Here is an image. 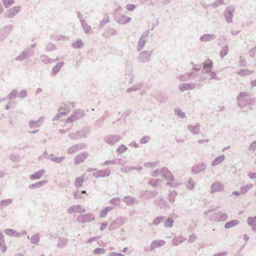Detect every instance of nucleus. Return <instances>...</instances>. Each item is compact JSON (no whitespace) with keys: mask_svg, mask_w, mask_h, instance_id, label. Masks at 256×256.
I'll list each match as a JSON object with an SVG mask.
<instances>
[{"mask_svg":"<svg viewBox=\"0 0 256 256\" xmlns=\"http://www.w3.org/2000/svg\"><path fill=\"white\" fill-rule=\"evenodd\" d=\"M238 102V105L241 108H244L247 105H252L254 103L256 98H250L247 92H240L236 97Z\"/></svg>","mask_w":256,"mask_h":256,"instance_id":"obj_1","label":"nucleus"},{"mask_svg":"<svg viewBox=\"0 0 256 256\" xmlns=\"http://www.w3.org/2000/svg\"><path fill=\"white\" fill-rule=\"evenodd\" d=\"M90 132V128L86 126L82 128V130H78L76 133H70L69 136L72 140H78L82 138L86 137Z\"/></svg>","mask_w":256,"mask_h":256,"instance_id":"obj_2","label":"nucleus"},{"mask_svg":"<svg viewBox=\"0 0 256 256\" xmlns=\"http://www.w3.org/2000/svg\"><path fill=\"white\" fill-rule=\"evenodd\" d=\"M126 220V218L124 217H118L116 220L112 221L110 223L108 228V229L110 231L114 230L116 228H118L122 226L124 224Z\"/></svg>","mask_w":256,"mask_h":256,"instance_id":"obj_3","label":"nucleus"},{"mask_svg":"<svg viewBox=\"0 0 256 256\" xmlns=\"http://www.w3.org/2000/svg\"><path fill=\"white\" fill-rule=\"evenodd\" d=\"M84 111L80 109L76 110L73 114L68 117L66 121V123L73 122L74 121L80 119L84 114Z\"/></svg>","mask_w":256,"mask_h":256,"instance_id":"obj_4","label":"nucleus"},{"mask_svg":"<svg viewBox=\"0 0 256 256\" xmlns=\"http://www.w3.org/2000/svg\"><path fill=\"white\" fill-rule=\"evenodd\" d=\"M95 220L94 216L92 213H87L84 214H80L77 216L76 220L82 224L88 222Z\"/></svg>","mask_w":256,"mask_h":256,"instance_id":"obj_5","label":"nucleus"},{"mask_svg":"<svg viewBox=\"0 0 256 256\" xmlns=\"http://www.w3.org/2000/svg\"><path fill=\"white\" fill-rule=\"evenodd\" d=\"M234 8L232 6H227L224 12V16L226 21L228 23H231L232 22V18Z\"/></svg>","mask_w":256,"mask_h":256,"instance_id":"obj_6","label":"nucleus"},{"mask_svg":"<svg viewBox=\"0 0 256 256\" xmlns=\"http://www.w3.org/2000/svg\"><path fill=\"white\" fill-rule=\"evenodd\" d=\"M34 52V50H32L30 48H28L24 50L19 56L16 57V60L22 61L25 58H28L33 54Z\"/></svg>","mask_w":256,"mask_h":256,"instance_id":"obj_7","label":"nucleus"},{"mask_svg":"<svg viewBox=\"0 0 256 256\" xmlns=\"http://www.w3.org/2000/svg\"><path fill=\"white\" fill-rule=\"evenodd\" d=\"M152 51L144 50L141 52L137 58L138 60L140 62H146L150 60Z\"/></svg>","mask_w":256,"mask_h":256,"instance_id":"obj_8","label":"nucleus"},{"mask_svg":"<svg viewBox=\"0 0 256 256\" xmlns=\"http://www.w3.org/2000/svg\"><path fill=\"white\" fill-rule=\"evenodd\" d=\"M114 20L118 23L121 24H125L132 20V18L126 15H122L114 12Z\"/></svg>","mask_w":256,"mask_h":256,"instance_id":"obj_9","label":"nucleus"},{"mask_svg":"<svg viewBox=\"0 0 256 256\" xmlns=\"http://www.w3.org/2000/svg\"><path fill=\"white\" fill-rule=\"evenodd\" d=\"M162 177L169 181H174V178L170 172L166 167H163L160 170Z\"/></svg>","mask_w":256,"mask_h":256,"instance_id":"obj_10","label":"nucleus"},{"mask_svg":"<svg viewBox=\"0 0 256 256\" xmlns=\"http://www.w3.org/2000/svg\"><path fill=\"white\" fill-rule=\"evenodd\" d=\"M122 137L119 135H108L104 137V140L106 142L110 145H114L118 142Z\"/></svg>","mask_w":256,"mask_h":256,"instance_id":"obj_11","label":"nucleus"},{"mask_svg":"<svg viewBox=\"0 0 256 256\" xmlns=\"http://www.w3.org/2000/svg\"><path fill=\"white\" fill-rule=\"evenodd\" d=\"M206 168L205 163L202 162L194 165L192 168L191 172L192 174H196L204 172Z\"/></svg>","mask_w":256,"mask_h":256,"instance_id":"obj_12","label":"nucleus"},{"mask_svg":"<svg viewBox=\"0 0 256 256\" xmlns=\"http://www.w3.org/2000/svg\"><path fill=\"white\" fill-rule=\"evenodd\" d=\"M158 194V192L156 190L148 191L144 190L140 192V197L146 200L154 198Z\"/></svg>","mask_w":256,"mask_h":256,"instance_id":"obj_13","label":"nucleus"},{"mask_svg":"<svg viewBox=\"0 0 256 256\" xmlns=\"http://www.w3.org/2000/svg\"><path fill=\"white\" fill-rule=\"evenodd\" d=\"M134 76L132 70L126 71L123 76V82L126 85L132 84L134 80Z\"/></svg>","mask_w":256,"mask_h":256,"instance_id":"obj_14","label":"nucleus"},{"mask_svg":"<svg viewBox=\"0 0 256 256\" xmlns=\"http://www.w3.org/2000/svg\"><path fill=\"white\" fill-rule=\"evenodd\" d=\"M224 190V185L220 182H216L212 184L210 188V193L221 192Z\"/></svg>","mask_w":256,"mask_h":256,"instance_id":"obj_15","label":"nucleus"},{"mask_svg":"<svg viewBox=\"0 0 256 256\" xmlns=\"http://www.w3.org/2000/svg\"><path fill=\"white\" fill-rule=\"evenodd\" d=\"M154 202L155 206H157L160 209L169 208L168 204L162 196H159L157 199L154 200Z\"/></svg>","mask_w":256,"mask_h":256,"instance_id":"obj_16","label":"nucleus"},{"mask_svg":"<svg viewBox=\"0 0 256 256\" xmlns=\"http://www.w3.org/2000/svg\"><path fill=\"white\" fill-rule=\"evenodd\" d=\"M20 10V6H15L9 9L4 14V16L8 18H14Z\"/></svg>","mask_w":256,"mask_h":256,"instance_id":"obj_17","label":"nucleus"},{"mask_svg":"<svg viewBox=\"0 0 256 256\" xmlns=\"http://www.w3.org/2000/svg\"><path fill=\"white\" fill-rule=\"evenodd\" d=\"M202 66V73L203 72V70L206 74L210 72L211 70H212L213 68V62L210 59H208L203 62L201 66Z\"/></svg>","mask_w":256,"mask_h":256,"instance_id":"obj_18","label":"nucleus"},{"mask_svg":"<svg viewBox=\"0 0 256 256\" xmlns=\"http://www.w3.org/2000/svg\"><path fill=\"white\" fill-rule=\"evenodd\" d=\"M110 174V169L102 170H98L97 172L94 173L93 176L96 178L108 177Z\"/></svg>","mask_w":256,"mask_h":256,"instance_id":"obj_19","label":"nucleus"},{"mask_svg":"<svg viewBox=\"0 0 256 256\" xmlns=\"http://www.w3.org/2000/svg\"><path fill=\"white\" fill-rule=\"evenodd\" d=\"M88 154L87 152H82L78 154L74 159V162L76 164H79L87 158Z\"/></svg>","mask_w":256,"mask_h":256,"instance_id":"obj_20","label":"nucleus"},{"mask_svg":"<svg viewBox=\"0 0 256 256\" xmlns=\"http://www.w3.org/2000/svg\"><path fill=\"white\" fill-rule=\"evenodd\" d=\"M196 86L194 83H182L179 84L178 88L181 92L184 90H192Z\"/></svg>","mask_w":256,"mask_h":256,"instance_id":"obj_21","label":"nucleus"},{"mask_svg":"<svg viewBox=\"0 0 256 256\" xmlns=\"http://www.w3.org/2000/svg\"><path fill=\"white\" fill-rule=\"evenodd\" d=\"M166 244V242L164 240H154L151 243L149 250H153L156 248L164 246Z\"/></svg>","mask_w":256,"mask_h":256,"instance_id":"obj_22","label":"nucleus"},{"mask_svg":"<svg viewBox=\"0 0 256 256\" xmlns=\"http://www.w3.org/2000/svg\"><path fill=\"white\" fill-rule=\"evenodd\" d=\"M64 62H59L58 63L54 66L52 70L51 74L53 76H56L57 74L62 68V67L64 65Z\"/></svg>","mask_w":256,"mask_h":256,"instance_id":"obj_23","label":"nucleus"},{"mask_svg":"<svg viewBox=\"0 0 256 256\" xmlns=\"http://www.w3.org/2000/svg\"><path fill=\"white\" fill-rule=\"evenodd\" d=\"M197 75L194 72L186 73L185 75L180 76V80L182 81H186L188 80L195 79Z\"/></svg>","mask_w":256,"mask_h":256,"instance_id":"obj_24","label":"nucleus"},{"mask_svg":"<svg viewBox=\"0 0 256 256\" xmlns=\"http://www.w3.org/2000/svg\"><path fill=\"white\" fill-rule=\"evenodd\" d=\"M216 38V36L214 34H205L202 36H201L200 38V42H209L212 40H214Z\"/></svg>","mask_w":256,"mask_h":256,"instance_id":"obj_25","label":"nucleus"},{"mask_svg":"<svg viewBox=\"0 0 256 256\" xmlns=\"http://www.w3.org/2000/svg\"><path fill=\"white\" fill-rule=\"evenodd\" d=\"M81 25L84 32L87 34H92L93 32L92 28L91 26L88 25L86 21H82Z\"/></svg>","mask_w":256,"mask_h":256,"instance_id":"obj_26","label":"nucleus"},{"mask_svg":"<svg viewBox=\"0 0 256 256\" xmlns=\"http://www.w3.org/2000/svg\"><path fill=\"white\" fill-rule=\"evenodd\" d=\"M45 172V170L42 169L36 172L34 174L30 176V178L32 180L40 179Z\"/></svg>","mask_w":256,"mask_h":256,"instance_id":"obj_27","label":"nucleus"},{"mask_svg":"<svg viewBox=\"0 0 256 256\" xmlns=\"http://www.w3.org/2000/svg\"><path fill=\"white\" fill-rule=\"evenodd\" d=\"M48 182L47 180H42L39 181L36 183L32 184L29 185L28 188L30 189H34L40 188L42 186L46 184Z\"/></svg>","mask_w":256,"mask_h":256,"instance_id":"obj_28","label":"nucleus"},{"mask_svg":"<svg viewBox=\"0 0 256 256\" xmlns=\"http://www.w3.org/2000/svg\"><path fill=\"white\" fill-rule=\"evenodd\" d=\"M4 243V235L2 232H0V249L2 252L7 250V246Z\"/></svg>","mask_w":256,"mask_h":256,"instance_id":"obj_29","label":"nucleus"},{"mask_svg":"<svg viewBox=\"0 0 256 256\" xmlns=\"http://www.w3.org/2000/svg\"><path fill=\"white\" fill-rule=\"evenodd\" d=\"M122 160L121 158H116L114 160H108L105 161L104 164L103 166H104L106 165H110V164H119L122 165Z\"/></svg>","mask_w":256,"mask_h":256,"instance_id":"obj_30","label":"nucleus"},{"mask_svg":"<svg viewBox=\"0 0 256 256\" xmlns=\"http://www.w3.org/2000/svg\"><path fill=\"white\" fill-rule=\"evenodd\" d=\"M224 158L225 156L224 154H222L220 156H218L212 162L211 165L213 166H214L220 164L224 160Z\"/></svg>","mask_w":256,"mask_h":256,"instance_id":"obj_31","label":"nucleus"},{"mask_svg":"<svg viewBox=\"0 0 256 256\" xmlns=\"http://www.w3.org/2000/svg\"><path fill=\"white\" fill-rule=\"evenodd\" d=\"M142 83L141 82H138L136 84L130 88H128L126 89V92L127 93H130L132 92L140 90L142 87Z\"/></svg>","mask_w":256,"mask_h":256,"instance_id":"obj_32","label":"nucleus"},{"mask_svg":"<svg viewBox=\"0 0 256 256\" xmlns=\"http://www.w3.org/2000/svg\"><path fill=\"white\" fill-rule=\"evenodd\" d=\"M240 223V221L238 220H233L230 221L226 222L224 226V228L226 229H228L232 227H234Z\"/></svg>","mask_w":256,"mask_h":256,"instance_id":"obj_33","label":"nucleus"},{"mask_svg":"<svg viewBox=\"0 0 256 256\" xmlns=\"http://www.w3.org/2000/svg\"><path fill=\"white\" fill-rule=\"evenodd\" d=\"M254 72V70H250L248 69H241L238 71L236 74L241 76H244L252 74Z\"/></svg>","mask_w":256,"mask_h":256,"instance_id":"obj_34","label":"nucleus"},{"mask_svg":"<svg viewBox=\"0 0 256 256\" xmlns=\"http://www.w3.org/2000/svg\"><path fill=\"white\" fill-rule=\"evenodd\" d=\"M188 128L191 132L196 134L199 133L200 130V124H198L196 126L188 125Z\"/></svg>","mask_w":256,"mask_h":256,"instance_id":"obj_35","label":"nucleus"},{"mask_svg":"<svg viewBox=\"0 0 256 256\" xmlns=\"http://www.w3.org/2000/svg\"><path fill=\"white\" fill-rule=\"evenodd\" d=\"M146 42V40L145 38L140 37L137 46L138 50H141L144 46Z\"/></svg>","mask_w":256,"mask_h":256,"instance_id":"obj_36","label":"nucleus"},{"mask_svg":"<svg viewBox=\"0 0 256 256\" xmlns=\"http://www.w3.org/2000/svg\"><path fill=\"white\" fill-rule=\"evenodd\" d=\"M116 34L117 32L116 30L112 28H110L106 30V32L104 34V35L105 36L106 38H108L112 36L116 35Z\"/></svg>","mask_w":256,"mask_h":256,"instance_id":"obj_37","label":"nucleus"},{"mask_svg":"<svg viewBox=\"0 0 256 256\" xmlns=\"http://www.w3.org/2000/svg\"><path fill=\"white\" fill-rule=\"evenodd\" d=\"M71 46L73 48H80L84 46V43L82 40L78 39L75 42H73Z\"/></svg>","mask_w":256,"mask_h":256,"instance_id":"obj_38","label":"nucleus"},{"mask_svg":"<svg viewBox=\"0 0 256 256\" xmlns=\"http://www.w3.org/2000/svg\"><path fill=\"white\" fill-rule=\"evenodd\" d=\"M68 242V240L66 238H59L57 246L59 248H62L65 246Z\"/></svg>","mask_w":256,"mask_h":256,"instance_id":"obj_39","label":"nucleus"},{"mask_svg":"<svg viewBox=\"0 0 256 256\" xmlns=\"http://www.w3.org/2000/svg\"><path fill=\"white\" fill-rule=\"evenodd\" d=\"M41 118H42V117H40L38 120H30L29 122V126L30 128H38L40 126V121Z\"/></svg>","mask_w":256,"mask_h":256,"instance_id":"obj_40","label":"nucleus"},{"mask_svg":"<svg viewBox=\"0 0 256 256\" xmlns=\"http://www.w3.org/2000/svg\"><path fill=\"white\" fill-rule=\"evenodd\" d=\"M178 195V193L175 190H171L168 193V200L170 202L173 203L175 201V198Z\"/></svg>","mask_w":256,"mask_h":256,"instance_id":"obj_41","label":"nucleus"},{"mask_svg":"<svg viewBox=\"0 0 256 256\" xmlns=\"http://www.w3.org/2000/svg\"><path fill=\"white\" fill-rule=\"evenodd\" d=\"M12 202V199H6L1 200L0 202V209H2L3 208L8 206L11 204Z\"/></svg>","mask_w":256,"mask_h":256,"instance_id":"obj_42","label":"nucleus"},{"mask_svg":"<svg viewBox=\"0 0 256 256\" xmlns=\"http://www.w3.org/2000/svg\"><path fill=\"white\" fill-rule=\"evenodd\" d=\"M252 188V184L244 185L240 188V193L242 194H244Z\"/></svg>","mask_w":256,"mask_h":256,"instance_id":"obj_43","label":"nucleus"},{"mask_svg":"<svg viewBox=\"0 0 256 256\" xmlns=\"http://www.w3.org/2000/svg\"><path fill=\"white\" fill-rule=\"evenodd\" d=\"M166 217L164 216H158L154 218V219L152 221V224L154 226H158L161 222H162L164 220Z\"/></svg>","mask_w":256,"mask_h":256,"instance_id":"obj_44","label":"nucleus"},{"mask_svg":"<svg viewBox=\"0 0 256 256\" xmlns=\"http://www.w3.org/2000/svg\"><path fill=\"white\" fill-rule=\"evenodd\" d=\"M247 223L251 226H256V216H248L247 218Z\"/></svg>","mask_w":256,"mask_h":256,"instance_id":"obj_45","label":"nucleus"},{"mask_svg":"<svg viewBox=\"0 0 256 256\" xmlns=\"http://www.w3.org/2000/svg\"><path fill=\"white\" fill-rule=\"evenodd\" d=\"M228 52V46H225L220 51V56L222 58H224Z\"/></svg>","mask_w":256,"mask_h":256,"instance_id":"obj_46","label":"nucleus"},{"mask_svg":"<svg viewBox=\"0 0 256 256\" xmlns=\"http://www.w3.org/2000/svg\"><path fill=\"white\" fill-rule=\"evenodd\" d=\"M18 94V92L16 90H13L11 91V92L7 96V98L8 100H12L14 98L17 97Z\"/></svg>","mask_w":256,"mask_h":256,"instance_id":"obj_47","label":"nucleus"},{"mask_svg":"<svg viewBox=\"0 0 256 256\" xmlns=\"http://www.w3.org/2000/svg\"><path fill=\"white\" fill-rule=\"evenodd\" d=\"M40 239V236L39 234H34L30 238V242L34 244H36L39 241Z\"/></svg>","mask_w":256,"mask_h":256,"instance_id":"obj_48","label":"nucleus"},{"mask_svg":"<svg viewBox=\"0 0 256 256\" xmlns=\"http://www.w3.org/2000/svg\"><path fill=\"white\" fill-rule=\"evenodd\" d=\"M174 220L172 218H168L164 222V226L166 228H171L173 226Z\"/></svg>","mask_w":256,"mask_h":256,"instance_id":"obj_49","label":"nucleus"},{"mask_svg":"<svg viewBox=\"0 0 256 256\" xmlns=\"http://www.w3.org/2000/svg\"><path fill=\"white\" fill-rule=\"evenodd\" d=\"M195 183L193 182L192 178H190L188 180L186 187L190 190H192L194 188Z\"/></svg>","mask_w":256,"mask_h":256,"instance_id":"obj_50","label":"nucleus"},{"mask_svg":"<svg viewBox=\"0 0 256 256\" xmlns=\"http://www.w3.org/2000/svg\"><path fill=\"white\" fill-rule=\"evenodd\" d=\"M2 2L5 8H8L14 4V0H2Z\"/></svg>","mask_w":256,"mask_h":256,"instance_id":"obj_51","label":"nucleus"},{"mask_svg":"<svg viewBox=\"0 0 256 256\" xmlns=\"http://www.w3.org/2000/svg\"><path fill=\"white\" fill-rule=\"evenodd\" d=\"M84 181V180L82 178L80 177L76 178L74 182L75 186L78 188L81 187L82 186Z\"/></svg>","mask_w":256,"mask_h":256,"instance_id":"obj_52","label":"nucleus"},{"mask_svg":"<svg viewBox=\"0 0 256 256\" xmlns=\"http://www.w3.org/2000/svg\"><path fill=\"white\" fill-rule=\"evenodd\" d=\"M106 252V249L100 248H97L93 250V253L94 254H104Z\"/></svg>","mask_w":256,"mask_h":256,"instance_id":"obj_53","label":"nucleus"},{"mask_svg":"<svg viewBox=\"0 0 256 256\" xmlns=\"http://www.w3.org/2000/svg\"><path fill=\"white\" fill-rule=\"evenodd\" d=\"M218 214H220L219 219L218 222H224L228 219V216L226 214L222 213L221 212H219Z\"/></svg>","mask_w":256,"mask_h":256,"instance_id":"obj_54","label":"nucleus"},{"mask_svg":"<svg viewBox=\"0 0 256 256\" xmlns=\"http://www.w3.org/2000/svg\"><path fill=\"white\" fill-rule=\"evenodd\" d=\"M128 150V148L124 144H120L116 150V152L120 154H122Z\"/></svg>","mask_w":256,"mask_h":256,"instance_id":"obj_55","label":"nucleus"},{"mask_svg":"<svg viewBox=\"0 0 256 256\" xmlns=\"http://www.w3.org/2000/svg\"><path fill=\"white\" fill-rule=\"evenodd\" d=\"M4 232H5V234L9 236H14L15 235V234L16 233V231L14 230H12V229H11V228H6L4 230Z\"/></svg>","mask_w":256,"mask_h":256,"instance_id":"obj_56","label":"nucleus"},{"mask_svg":"<svg viewBox=\"0 0 256 256\" xmlns=\"http://www.w3.org/2000/svg\"><path fill=\"white\" fill-rule=\"evenodd\" d=\"M161 182L160 179L154 180L150 179L148 182V184L153 187H156L159 184V182Z\"/></svg>","mask_w":256,"mask_h":256,"instance_id":"obj_57","label":"nucleus"},{"mask_svg":"<svg viewBox=\"0 0 256 256\" xmlns=\"http://www.w3.org/2000/svg\"><path fill=\"white\" fill-rule=\"evenodd\" d=\"M176 114L180 118H184L186 114L184 112H182L180 108L175 109Z\"/></svg>","mask_w":256,"mask_h":256,"instance_id":"obj_58","label":"nucleus"},{"mask_svg":"<svg viewBox=\"0 0 256 256\" xmlns=\"http://www.w3.org/2000/svg\"><path fill=\"white\" fill-rule=\"evenodd\" d=\"M150 140V137L148 136H145L142 137L140 140V142L141 144H145L148 143Z\"/></svg>","mask_w":256,"mask_h":256,"instance_id":"obj_59","label":"nucleus"},{"mask_svg":"<svg viewBox=\"0 0 256 256\" xmlns=\"http://www.w3.org/2000/svg\"><path fill=\"white\" fill-rule=\"evenodd\" d=\"M124 199L127 200L125 201L127 205L130 206L134 203V198H130V196H124Z\"/></svg>","mask_w":256,"mask_h":256,"instance_id":"obj_60","label":"nucleus"},{"mask_svg":"<svg viewBox=\"0 0 256 256\" xmlns=\"http://www.w3.org/2000/svg\"><path fill=\"white\" fill-rule=\"evenodd\" d=\"M10 160L14 162H18L20 161V156L12 154L10 155Z\"/></svg>","mask_w":256,"mask_h":256,"instance_id":"obj_61","label":"nucleus"},{"mask_svg":"<svg viewBox=\"0 0 256 256\" xmlns=\"http://www.w3.org/2000/svg\"><path fill=\"white\" fill-rule=\"evenodd\" d=\"M66 114V112H60L58 113L53 118L52 120L56 121L59 120L62 116L65 115Z\"/></svg>","mask_w":256,"mask_h":256,"instance_id":"obj_62","label":"nucleus"},{"mask_svg":"<svg viewBox=\"0 0 256 256\" xmlns=\"http://www.w3.org/2000/svg\"><path fill=\"white\" fill-rule=\"evenodd\" d=\"M110 202L113 206H118L120 204V199L118 198H113L110 200Z\"/></svg>","mask_w":256,"mask_h":256,"instance_id":"obj_63","label":"nucleus"},{"mask_svg":"<svg viewBox=\"0 0 256 256\" xmlns=\"http://www.w3.org/2000/svg\"><path fill=\"white\" fill-rule=\"evenodd\" d=\"M206 74L209 75L212 80H220V78L216 76V74L215 72L211 70L210 72H208Z\"/></svg>","mask_w":256,"mask_h":256,"instance_id":"obj_64","label":"nucleus"}]
</instances>
